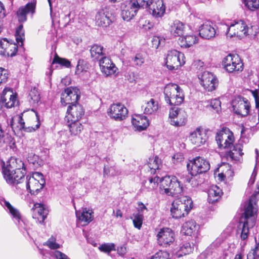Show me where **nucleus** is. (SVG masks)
Segmentation results:
<instances>
[{"mask_svg": "<svg viewBox=\"0 0 259 259\" xmlns=\"http://www.w3.org/2000/svg\"><path fill=\"white\" fill-rule=\"evenodd\" d=\"M223 66L229 73H238L243 69V64L238 55L229 54L223 60Z\"/></svg>", "mask_w": 259, "mask_h": 259, "instance_id": "nucleus-11", "label": "nucleus"}, {"mask_svg": "<svg viewBox=\"0 0 259 259\" xmlns=\"http://www.w3.org/2000/svg\"><path fill=\"white\" fill-rule=\"evenodd\" d=\"M199 78L201 84L208 92L214 90L218 85L219 81L217 76L208 71L203 72Z\"/></svg>", "mask_w": 259, "mask_h": 259, "instance_id": "nucleus-17", "label": "nucleus"}, {"mask_svg": "<svg viewBox=\"0 0 259 259\" xmlns=\"http://www.w3.org/2000/svg\"><path fill=\"white\" fill-rule=\"evenodd\" d=\"M247 259H259V242L248 253Z\"/></svg>", "mask_w": 259, "mask_h": 259, "instance_id": "nucleus-51", "label": "nucleus"}, {"mask_svg": "<svg viewBox=\"0 0 259 259\" xmlns=\"http://www.w3.org/2000/svg\"><path fill=\"white\" fill-rule=\"evenodd\" d=\"M15 36L17 42L20 46H22L24 39V30L23 25H20L16 29Z\"/></svg>", "mask_w": 259, "mask_h": 259, "instance_id": "nucleus-46", "label": "nucleus"}, {"mask_svg": "<svg viewBox=\"0 0 259 259\" xmlns=\"http://www.w3.org/2000/svg\"><path fill=\"white\" fill-rule=\"evenodd\" d=\"M138 212L137 213L143 214L145 210L147 211V208L146 206L141 202H138L137 207Z\"/></svg>", "mask_w": 259, "mask_h": 259, "instance_id": "nucleus-60", "label": "nucleus"}, {"mask_svg": "<svg viewBox=\"0 0 259 259\" xmlns=\"http://www.w3.org/2000/svg\"><path fill=\"white\" fill-rule=\"evenodd\" d=\"M185 63L184 54L176 50L168 51L165 59V65L169 70H177Z\"/></svg>", "mask_w": 259, "mask_h": 259, "instance_id": "nucleus-9", "label": "nucleus"}, {"mask_svg": "<svg viewBox=\"0 0 259 259\" xmlns=\"http://www.w3.org/2000/svg\"><path fill=\"white\" fill-rule=\"evenodd\" d=\"M215 139L219 147L223 149L231 148L234 141L233 133L228 128H223L218 132Z\"/></svg>", "mask_w": 259, "mask_h": 259, "instance_id": "nucleus-12", "label": "nucleus"}, {"mask_svg": "<svg viewBox=\"0 0 259 259\" xmlns=\"http://www.w3.org/2000/svg\"><path fill=\"white\" fill-rule=\"evenodd\" d=\"M54 256L57 259H70L67 255L58 250L54 252Z\"/></svg>", "mask_w": 259, "mask_h": 259, "instance_id": "nucleus-59", "label": "nucleus"}, {"mask_svg": "<svg viewBox=\"0 0 259 259\" xmlns=\"http://www.w3.org/2000/svg\"><path fill=\"white\" fill-rule=\"evenodd\" d=\"M132 122L135 127L140 131L145 130L149 124L147 118L141 114L134 115L132 117Z\"/></svg>", "mask_w": 259, "mask_h": 259, "instance_id": "nucleus-30", "label": "nucleus"}, {"mask_svg": "<svg viewBox=\"0 0 259 259\" xmlns=\"http://www.w3.org/2000/svg\"><path fill=\"white\" fill-rule=\"evenodd\" d=\"M193 247L191 246L190 243L186 242L180 247V249L177 251L172 252V255L177 257H180L183 255H186L192 252Z\"/></svg>", "mask_w": 259, "mask_h": 259, "instance_id": "nucleus-41", "label": "nucleus"}, {"mask_svg": "<svg viewBox=\"0 0 259 259\" xmlns=\"http://www.w3.org/2000/svg\"><path fill=\"white\" fill-rule=\"evenodd\" d=\"M114 20V10L109 6H106L99 10L95 17L96 25L103 27L109 26Z\"/></svg>", "mask_w": 259, "mask_h": 259, "instance_id": "nucleus-8", "label": "nucleus"}, {"mask_svg": "<svg viewBox=\"0 0 259 259\" xmlns=\"http://www.w3.org/2000/svg\"><path fill=\"white\" fill-rule=\"evenodd\" d=\"M116 172H115V168L114 167H109L107 166H104V175L107 176H114L116 175Z\"/></svg>", "mask_w": 259, "mask_h": 259, "instance_id": "nucleus-57", "label": "nucleus"}, {"mask_svg": "<svg viewBox=\"0 0 259 259\" xmlns=\"http://www.w3.org/2000/svg\"><path fill=\"white\" fill-rule=\"evenodd\" d=\"M59 64L62 65V66H64L66 67H69L71 66L70 62L66 59L61 58L58 57L57 55L55 56L52 64Z\"/></svg>", "mask_w": 259, "mask_h": 259, "instance_id": "nucleus-50", "label": "nucleus"}, {"mask_svg": "<svg viewBox=\"0 0 259 259\" xmlns=\"http://www.w3.org/2000/svg\"><path fill=\"white\" fill-rule=\"evenodd\" d=\"M160 182V189L162 193L168 196H177L183 193L184 187L180 181L174 176H166L160 179L159 177L156 176L149 179V182L152 184V187L154 188Z\"/></svg>", "mask_w": 259, "mask_h": 259, "instance_id": "nucleus-2", "label": "nucleus"}, {"mask_svg": "<svg viewBox=\"0 0 259 259\" xmlns=\"http://www.w3.org/2000/svg\"><path fill=\"white\" fill-rule=\"evenodd\" d=\"M6 10L3 4L0 1V18H4L6 16Z\"/></svg>", "mask_w": 259, "mask_h": 259, "instance_id": "nucleus-63", "label": "nucleus"}, {"mask_svg": "<svg viewBox=\"0 0 259 259\" xmlns=\"http://www.w3.org/2000/svg\"><path fill=\"white\" fill-rule=\"evenodd\" d=\"M159 107L158 101L153 98L145 100L142 106L144 113L146 115H154L157 112Z\"/></svg>", "mask_w": 259, "mask_h": 259, "instance_id": "nucleus-29", "label": "nucleus"}, {"mask_svg": "<svg viewBox=\"0 0 259 259\" xmlns=\"http://www.w3.org/2000/svg\"><path fill=\"white\" fill-rule=\"evenodd\" d=\"M232 108L234 112L242 116L248 114L250 110V103L248 100L241 97H236L232 103Z\"/></svg>", "mask_w": 259, "mask_h": 259, "instance_id": "nucleus-18", "label": "nucleus"}, {"mask_svg": "<svg viewBox=\"0 0 259 259\" xmlns=\"http://www.w3.org/2000/svg\"><path fill=\"white\" fill-rule=\"evenodd\" d=\"M245 7L251 11L259 9V0H242Z\"/></svg>", "mask_w": 259, "mask_h": 259, "instance_id": "nucleus-44", "label": "nucleus"}, {"mask_svg": "<svg viewBox=\"0 0 259 259\" xmlns=\"http://www.w3.org/2000/svg\"><path fill=\"white\" fill-rule=\"evenodd\" d=\"M226 167L229 168L225 172H221L219 174V176L221 177L222 179L225 178L226 177L232 176L233 173V171L230 169V166L228 164H224Z\"/></svg>", "mask_w": 259, "mask_h": 259, "instance_id": "nucleus-58", "label": "nucleus"}, {"mask_svg": "<svg viewBox=\"0 0 259 259\" xmlns=\"http://www.w3.org/2000/svg\"><path fill=\"white\" fill-rule=\"evenodd\" d=\"M99 65L102 72L106 76L115 74L117 70V68L115 64L107 57H103L100 59Z\"/></svg>", "mask_w": 259, "mask_h": 259, "instance_id": "nucleus-25", "label": "nucleus"}, {"mask_svg": "<svg viewBox=\"0 0 259 259\" xmlns=\"http://www.w3.org/2000/svg\"><path fill=\"white\" fill-rule=\"evenodd\" d=\"M242 150V145L240 143L236 144L233 146L232 149L226 151L225 154L226 158L231 160H239L243 154Z\"/></svg>", "mask_w": 259, "mask_h": 259, "instance_id": "nucleus-32", "label": "nucleus"}, {"mask_svg": "<svg viewBox=\"0 0 259 259\" xmlns=\"http://www.w3.org/2000/svg\"><path fill=\"white\" fill-rule=\"evenodd\" d=\"M10 126L14 132L24 130L26 132L34 131L39 127L40 123L38 122L34 127H25V122L21 115H17L12 118L10 122Z\"/></svg>", "mask_w": 259, "mask_h": 259, "instance_id": "nucleus-22", "label": "nucleus"}, {"mask_svg": "<svg viewBox=\"0 0 259 259\" xmlns=\"http://www.w3.org/2000/svg\"><path fill=\"white\" fill-rule=\"evenodd\" d=\"M18 50V46L15 43L9 41L6 38L0 40V54L5 57L15 56Z\"/></svg>", "mask_w": 259, "mask_h": 259, "instance_id": "nucleus-23", "label": "nucleus"}, {"mask_svg": "<svg viewBox=\"0 0 259 259\" xmlns=\"http://www.w3.org/2000/svg\"><path fill=\"white\" fill-rule=\"evenodd\" d=\"M98 248L101 251L108 253V255L111 256L112 255L110 254V252L116 250L115 245L113 243H103L100 245Z\"/></svg>", "mask_w": 259, "mask_h": 259, "instance_id": "nucleus-47", "label": "nucleus"}, {"mask_svg": "<svg viewBox=\"0 0 259 259\" xmlns=\"http://www.w3.org/2000/svg\"><path fill=\"white\" fill-rule=\"evenodd\" d=\"M2 172L7 183L17 185L24 180V164L20 159L12 157L6 163L4 162Z\"/></svg>", "mask_w": 259, "mask_h": 259, "instance_id": "nucleus-1", "label": "nucleus"}, {"mask_svg": "<svg viewBox=\"0 0 259 259\" xmlns=\"http://www.w3.org/2000/svg\"><path fill=\"white\" fill-rule=\"evenodd\" d=\"M256 211L250 198L245 209L244 217L241 218L238 226L237 233L240 235V237L242 241H245L248 238L249 229L255 225Z\"/></svg>", "mask_w": 259, "mask_h": 259, "instance_id": "nucleus-3", "label": "nucleus"}, {"mask_svg": "<svg viewBox=\"0 0 259 259\" xmlns=\"http://www.w3.org/2000/svg\"><path fill=\"white\" fill-rule=\"evenodd\" d=\"M210 106L217 112H219L221 109V102L218 99H212L210 101Z\"/></svg>", "mask_w": 259, "mask_h": 259, "instance_id": "nucleus-55", "label": "nucleus"}, {"mask_svg": "<svg viewBox=\"0 0 259 259\" xmlns=\"http://www.w3.org/2000/svg\"><path fill=\"white\" fill-rule=\"evenodd\" d=\"M153 0H133L140 8L147 7Z\"/></svg>", "mask_w": 259, "mask_h": 259, "instance_id": "nucleus-56", "label": "nucleus"}, {"mask_svg": "<svg viewBox=\"0 0 259 259\" xmlns=\"http://www.w3.org/2000/svg\"><path fill=\"white\" fill-rule=\"evenodd\" d=\"M0 203L4 207L7 208L9 213L13 219H15L18 223L20 222L21 216L19 210L14 207L9 202L6 201L4 198L0 197Z\"/></svg>", "mask_w": 259, "mask_h": 259, "instance_id": "nucleus-34", "label": "nucleus"}, {"mask_svg": "<svg viewBox=\"0 0 259 259\" xmlns=\"http://www.w3.org/2000/svg\"><path fill=\"white\" fill-rule=\"evenodd\" d=\"M93 211L87 208L83 209L81 211L80 210H76V215L81 222L88 224L91 222L93 220L92 213Z\"/></svg>", "mask_w": 259, "mask_h": 259, "instance_id": "nucleus-37", "label": "nucleus"}, {"mask_svg": "<svg viewBox=\"0 0 259 259\" xmlns=\"http://www.w3.org/2000/svg\"><path fill=\"white\" fill-rule=\"evenodd\" d=\"M90 53L91 57L94 60H98L103 57H106L104 53V49L100 45H94L92 46L90 49Z\"/></svg>", "mask_w": 259, "mask_h": 259, "instance_id": "nucleus-39", "label": "nucleus"}, {"mask_svg": "<svg viewBox=\"0 0 259 259\" xmlns=\"http://www.w3.org/2000/svg\"><path fill=\"white\" fill-rule=\"evenodd\" d=\"M35 8L30 9L29 7H27V4L24 7H21L17 12V15L18 21L20 22H24L27 20V14L29 13L32 14L35 12Z\"/></svg>", "mask_w": 259, "mask_h": 259, "instance_id": "nucleus-40", "label": "nucleus"}, {"mask_svg": "<svg viewBox=\"0 0 259 259\" xmlns=\"http://www.w3.org/2000/svg\"><path fill=\"white\" fill-rule=\"evenodd\" d=\"M132 61L134 66H141L145 62V58L142 54L138 53L132 58Z\"/></svg>", "mask_w": 259, "mask_h": 259, "instance_id": "nucleus-52", "label": "nucleus"}, {"mask_svg": "<svg viewBox=\"0 0 259 259\" xmlns=\"http://www.w3.org/2000/svg\"><path fill=\"white\" fill-rule=\"evenodd\" d=\"M199 226L194 220L186 222L183 226L182 231L186 235L191 236L198 230Z\"/></svg>", "mask_w": 259, "mask_h": 259, "instance_id": "nucleus-36", "label": "nucleus"}, {"mask_svg": "<svg viewBox=\"0 0 259 259\" xmlns=\"http://www.w3.org/2000/svg\"><path fill=\"white\" fill-rule=\"evenodd\" d=\"M226 35L232 37L236 36L239 38L244 37L248 34L249 28L246 23L242 20H235L230 25H226Z\"/></svg>", "mask_w": 259, "mask_h": 259, "instance_id": "nucleus-7", "label": "nucleus"}, {"mask_svg": "<svg viewBox=\"0 0 259 259\" xmlns=\"http://www.w3.org/2000/svg\"><path fill=\"white\" fill-rule=\"evenodd\" d=\"M157 237L159 245L164 247H167L172 244L175 240L174 232L168 228L160 229L157 235Z\"/></svg>", "mask_w": 259, "mask_h": 259, "instance_id": "nucleus-16", "label": "nucleus"}, {"mask_svg": "<svg viewBox=\"0 0 259 259\" xmlns=\"http://www.w3.org/2000/svg\"><path fill=\"white\" fill-rule=\"evenodd\" d=\"M46 185V181L42 174L35 172L31 176H27L25 186L27 191L31 195L36 196L42 190Z\"/></svg>", "mask_w": 259, "mask_h": 259, "instance_id": "nucleus-6", "label": "nucleus"}, {"mask_svg": "<svg viewBox=\"0 0 259 259\" xmlns=\"http://www.w3.org/2000/svg\"><path fill=\"white\" fill-rule=\"evenodd\" d=\"M11 139L10 136L5 134L4 128L0 124V148L6 147Z\"/></svg>", "mask_w": 259, "mask_h": 259, "instance_id": "nucleus-43", "label": "nucleus"}, {"mask_svg": "<svg viewBox=\"0 0 259 259\" xmlns=\"http://www.w3.org/2000/svg\"><path fill=\"white\" fill-rule=\"evenodd\" d=\"M164 94L165 102L171 106L180 105L184 101L183 90L177 84H167L164 90Z\"/></svg>", "mask_w": 259, "mask_h": 259, "instance_id": "nucleus-5", "label": "nucleus"}, {"mask_svg": "<svg viewBox=\"0 0 259 259\" xmlns=\"http://www.w3.org/2000/svg\"><path fill=\"white\" fill-rule=\"evenodd\" d=\"M147 7H149L153 16L155 18L162 17L165 12V6L163 0H153Z\"/></svg>", "mask_w": 259, "mask_h": 259, "instance_id": "nucleus-26", "label": "nucleus"}, {"mask_svg": "<svg viewBox=\"0 0 259 259\" xmlns=\"http://www.w3.org/2000/svg\"><path fill=\"white\" fill-rule=\"evenodd\" d=\"M68 126L69 128V131L71 135L74 136L77 135L83 129L82 124L79 122L78 121H70V122H68Z\"/></svg>", "mask_w": 259, "mask_h": 259, "instance_id": "nucleus-42", "label": "nucleus"}, {"mask_svg": "<svg viewBox=\"0 0 259 259\" xmlns=\"http://www.w3.org/2000/svg\"><path fill=\"white\" fill-rule=\"evenodd\" d=\"M87 69L86 62L83 59H79L76 67L75 74H79L83 71H86Z\"/></svg>", "mask_w": 259, "mask_h": 259, "instance_id": "nucleus-49", "label": "nucleus"}, {"mask_svg": "<svg viewBox=\"0 0 259 259\" xmlns=\"http://www.w3.org/2000/svg\"><path fill=\"white\" fill-rule=\"evenodd\" d=\"M147 165L150 169L151 174H154L156 172V170L161 168V161L157 156H152L149 158Z\"/></svg>", "mask_w": 259, "mask_h": 259, "instance_id": "nucleus-38", "label": "nucleus"}, {"mask_svg": "<svg viewBox=\"0 0 259 259\" xmlns=\"http://www.w3.org/2000/svg\"><path fill=\"white\" fill-rule=\"evenodd\" d=\"M78 90L76 88L69 87L65 89L61 94V104L66 106L67 104L70 105L76 103L79 98Z\"/></svg>", "mask_w": 259, "mask_h": 259, "instance_id": "nucleus-20", "label": "nucleus"}, {"mask_svg": "<svg viewBox=\"0 0 259 259\" xmlns=\"http://www.w3.org/2000/svg\"><path fill=\"white\" fill-rule=\"evenodd\" d=\"M207 132L201 127H198L190 133L189 139L192 144L200 146L204 144L208 139Z\"/></svg>", "mask_w": 259, "mask_h": 259, "instance_id": "nucleus-14", "label": "nucleus"}, {"mask_svg": "<svg viewBox=\"0 0 259 259\" xmlns=\"http://www.w3.org/2000/svg\"><path fill=\"white\" fill-rule=\"evenodd\" d=\"M256 174H257V172L255 171V169L253 170L252 175H251V176L249 179V181L248 182V185H252L254 182H255V177H256Z\"/></svg>", "mask_w": 259, "mask_h": 259, "instance_id": "nucleus-62", "label": "nucleus"}, {"mask_svg": "<svg viewBox=\"0 0 259 259\" xmlns=\"http://www.w3.org/2000/svg\"><path fill=\"white\" fill-rule=\"evenodd\" d=\"M38 157L37 155L31 153L28 156V161L30 163H32L34 164L35 163H37Z\"/></svg>", "mask_w": 259, "mask_h": 259, "instance_id": "nucleus-61", "label": "nucleus"}, {"mask_svg": "<svg viewBox=\"0 0 259 259\" xmlns=\"http://www.w3.org/2000/svg\"><path fill=\"white\" fill-rule=\"evenodd\" d=\"M193 206L191 198L187 196H182L174 200L170 208L172 218L180 219L187 215Z\"/></svg>", "mask_w": 259, "mask_h": 259, "instance_id": "nucleus-4", "label": "nucleus"}, {"mask_svg": "<svg viewBox=\"0 0 259 259\" xmlns=\"http://www.w3.org/2000/svg\"><path fill=\"white\" fill-rule=\"evenodd\" d=\"M131 219L133 220L134 226L136 228L140 230L142 227L144 220L143 214L134 213Z\"/></svg>", "mask_w": 259, "mask_h": 259, "instance_id": "nucleus-45", "label": "nucleus"}, {"mask_svg": "<svg viewBox=\"0 0 259 259\" xmlns=\"http://www.w3.org/2000/svg\"><path fill=\"white\" fill-rule=\"evenodd\" d=\"M16 102V97L11 89H5L0 100V108L5 106L8 108L13 107Z\"/></svg>", "mask_w": 259, "mask_h": 259, "instance_id": "nucleus-24", "label": "nucleus"}, {"mask_svg": "<svg viewBox=\"0 0 259 259\" xmlns=\"http://www.w3.org/2000/svg\"><path fill=\"white\" fill-rule=\"evenodd\" d=\"M216 31L212 24L210 22H206L202 24L199 29L200 36L205 39H210L215 36Z\"/></svg>", "mask_w": 259, "mask_h": 259, "instance_id": "nucleus-31", "label": "nucleus"}, {"mask_svg": "<svg viewBox=\"0 0 259 259\" xmlns=\"http://www.w3.org/2000/svg\"><path fill=\"white\" fill-rule=\"evenodd\" d=\"M32 209L33 218L37 219L39 223H42L48 214V210L44 205L38 203L34 204Z\"/></svg>", "mask_w": 259, "mask_h": 259, "instance_id": "nucleus-28", "label": "nucleus"}, {"mask_svg": "<svg viewBox=\"0 0 259 259\" xmlns=\"http://www.w3.org/2000/svg\"><path fill=\"white\" fill-rule=\"evenodd\" d=\"M8 78V73L7 70L0 67V84L5 83Z\"/></svg>", "mask_w": 259, "mask_h": 259, "instance_id": "nucleus-54", "label": "nucleus"}, {"mask_svg": "<svg viewBox=\"0 0 259 259\" xmlns=\"http://www.w3.org/2000/svg\"><path fill=\"white\" fill-rule=\"evenodd\" d=\"M139 8L133 0H130L121 5V16L124 20L129 21L135 17Z\"/></svg>", "mask_w": 259, "mask_h": 259, "instance_id": "nucleus-19", "label": "nucleus"}, {"mask_svg": "<svg viewBox=\"0 0 259 259\" xmlns=\"http://www.w3.org/2000/svg\"><path fill=\"white\" fill-rule=\"evenodd\" d=\"M84 111L82 107L79 104L75 103L69 105L67 111V115L65 117V120L70 121H78L84 115Z\"/></svg>", "mask_w": 259, "mask_h": 259, "instance_id": "nucleus-21", "label": "nucleus"}, {"mask_svg": "<svg viewBox=\"0 0 259 259\" xmlns=\"http://www.w3.org/2000/svg\"><path fill=\"white\" fill-rule=\"evenodd\" d=\"M44 246H47L51 249H57L60 248L59 244L56 242V239L53 236H51L47 241L43 243Z\"/></svg>", "mask_w": 259, "mask_h": 259, "instance_id": "nucleus-48", "label": "nucleus"}, {"mask_svg": "<svg viewBox=\"0 0 259 259\" xmlns=\"http://www.w3.org/2000/svg\"><path fill=\"white\" fill-rule=\"evenodd\" d=\"M169 117L170 124L178 127L183 126L186 123L187 115L184 110L178 107H174L170 109Z\"/></svg>", "mask_w": 259, "mask_h": 259, "instance_id": "nucleus-13", "label": "nucleus"}, {"mask_svg": "<svg viewBox=\"0 0 259 259\" xmlns=\"http://www.w3.org/2000/svg\"><path fill=\"white\" fill-rule=\"evenodd\" d=\"M126 252V249L125 247H121L119 249L117 250V253L119 255L121 256H123Z\"/></svg>", "mask_w": 259, "mask_h": 259, "instance_id": "nucleus-64", "label": "nucleus"}, {"mask_svg": "<svg viewBox=\"0 0 259 259\" xmlns=\"http://www.w3.org/2000/svg\"><path fill=\"white\" fill-rule=\"evenodd\" d=\"M188 170L192 176L207 172L210 168V164L205 159L197 157L190 161L187 165Z\"/></svg>", "mask_w": 259, "mask_h": 259, "instance_id": "nucleus-10", "label": "nucleus"}, {"mask_svg": "<svg viewBox=\"0 0 259 259\" xmlns=\"http://www.w3.org/2000/svg\"><path fill=\"white\" fill-rule=\"evenodd\" d=\"M187 29V26L184 23L176 20L171 24L169 31L174 36L181 37L186 34Z\"/></svg>", "mask_w": 259, "mask_h": 259, "instance_id": "nucleus-27", "label": "nucleus"}, {"mask_svg": "<svg viewBox=\"0 0 259 259\" xmlns=\"http://www.w3.org/2000/svg\"><path fill=\"white\" fill-rule=\"evenodd\" d=\"M222 194V191L219 187L217 185H212L208 191V202L209 203L217 202L220 199Z\"/></svg>", "mask_w": 259, "mask_h": 259, "instance_id": "nucleus-33", "label": "nucleus"}, {"mask_svg": "<svg viewBox=\"0 0 259 259\" xmlns=\"http://www.w3.org/2000/svg\"><path fill=\"white\" fill-rule=\"evenodd\" d=\"M198 42V37L195 35H184L180 37L178 43L182 48H187Z\"/></svg>", "mask_w": 259, "mask_h": 259, "instance_id": "nucleus-35", "label": "nucleus"}, {"mask_svg": "<svg viewBox=\"0 0 259 259\" xmlns=\"http://www.w3.org/2000/svg\"><path fill=\"white\" fill-rule=\"evenodd\" d=\"M150 259H171L167 251L159 250L152 255Z\"/></svg>", "mask_w": 259, "mask_h": 259, "instance_id": "nucleus-53", "label": "nucleus"}, {"mask_svg": "<svg viewBox=\"0 0 259 259\" xmlns=\"http://www.w3.org/2000/svg\"><path fill=\"white\" fill-rule=\"evenodd\" d=\"M108 114L111 118L116 121H122L127 117L128 110L121 103L113 104L108 109Z\"/></svg>", "mask_w": 259, "mask_h": 259, "instance_id": "nucleus-15", "label": "nucleus"}]
</instances>
